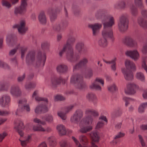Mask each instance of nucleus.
Listing matches in <instances>:
<instances>
[{"label": "nucleus", "instance_id": "obj_1", "mask_svg": "<svg viewBox=\"0 0 147 147\" xmlns=\"http://www.w3.org/2000/svg\"><path fill=\"white\" fill-rule=\"evenodd\" d=\"M46 59L45 54H42L41 53H39L35 58V53L33 51L29 52L26 57V61L28 63L32 64L37 67L43 66Z\"/></svg>", "mask_w": 147, "mask_h": 147}, {"label": "nucleus", "instance_id": "obj_2", "mask_svg": "<svg viewBox=\"0 0 147 147\" xmlns=\"http://www.w3.org/2000/svg\"><path fill=\"white\" fill-rule=\"evenodd\" d=\"M125 64L126 69H124L122 70L124 78L126 80H131L134 78L132 71L136 69L135 64L133 61L128 59L125 60Z\"/></svg>", "mask_w": 147, "mask_h": 147}, {"label": "nucleus", "instance_id": "obj_3", "mask_svg": "<svg viewBox=\"0 0 147 147\" xmlns=\"http://www.w3.org/2000/svg\"><path fill=\"white\" fill-rule=\"evenodd\" d=\"M129 20L128 15L126 14H123L120 17L118 24L119 29L120 31L123 32L128 29Z\"/></svg>", "mask_w": 147, "mask_h": 147}, {"label": "nucleus", "instance_id": "obj_4", "mask_svg": "<svg viewBox=\"0 0 147 147\" xmlns=\"http://www.w3.org/2000/svg\"><path fill=\"white\" fill-rule=\"evenodd\" d=\"M70 83L72 84H77V88L80 89H83L86 87L83 82L82 76L79 74L74 75L71 76Z\"/></svg>", "mask_w": 147, "mask_h": 147}, {"label": "nucleus", "instance_id": "obj_5", "mask_svg": "<svg viewBox=\"0 0 147 147\" xmlns=\"http://www.w3.org/2000/svg\"><path fill=\"white\" fill-rule=\"evenodd\" d=\"M75 40L76 38L72 36H70L68 37L66 44L65 45L67 47L68 49L67 56L69 59H72V56L74 52L72 47Z\"/></svg>", "mask_w": 147, "mask_h": 147}, {"label": "nucleus", "instance_id": "obj_6", "mask_svg": "<svg viewBox=\"0 0 147 147\" xmlns=\"http://www.w3.org/2000/svg\"><path fill=\"white\" fill-rule=\"evenodd\" d=\"M26 100L25 99L21 100L19 101L18 108L16 112V115H19L24 111H30V106L29 105H26Z\"/></svg>", "mask_w": 147, "mask_h": 147}, {"label": "nucleus", "instance_id": "obj_7", "mask_svg": "<svg viewBox=\"0 0 147 147\" xmlns=\"http://www.w3.org/2000/svg\"><path fill=\"white\" fill-rule=\"evenodd\" d=\"M27 0H21L20 6L15 9L14 13L16 15L24 14L25 12L27 5Z\"/></svg>", "mask_w": 147, "mask_h": 147}, {"label": "nucleus", "instance_id": "obj_8", "mask_svg": "<svg viewBox=\"0 0 147 147\" xmlns=\"http://www.w3.org/2000/svg\"><path fill=\"white\" fill-rule=\"evenodd\" d=\"M88 121H86L85 122H84L81 121L80 123V129L79 131L81 133H86L90 131L92 129V127L90 125H87L90 124L87 123Z\"/></svg>", "mask_w": 147, "mask_h": 147}, {"label": "nucleus", "instance_id": "obj_9", "mask_svg": "<svg viewBox=\"0 0 147 147\" xmlns=\"http://www.w3.org/2000/svg\"><path fill=\"white\" fill-rule=\"evenodd\" d=\"M104 29L102 32L103 38L106 39L110 37V20L104 24Z\"/></svg>", "mask_w": 147, "mask_h": 147}, {"label": "nucleus", "instance_id": "obj_10", "mask_svg": "<svg viewBox=\"0 0 147 147\" xmlns=\"http://www.w3.org/2000/svg\"><path fill=\"white\" fill-rule=\"evenodd\" d=\"M85 114L87 117L86 120L88 121L87 123H91L93 120L92 116H96L98 115V113L97 112L91 109H87L85 111Z\"/></svg>", "mask_w": 147, "mask_h": 147}, {"label": "nucleus", "instance_id": "obj_11", "mask_svg": "<svg viewBox=\"0 0 147 147\" xmlns=\"http://www.w3.org/2000/svg\"><path fill=\"white\" fill-rule=\"evenodd\" d=\"M138 88V86L133 83H129L127 85V87L125 90V93L127 94H134L136 89Z\"/></svg>", "mask_w": 147, "mask_h": 147}, {"label": "nucleus", "instance_id": "obj_12", "mask_svg": "<svg viewBox=\"0 0 147 147\" xmlns=\"http://www.w3.org/2000/svg\"><path fill=\"white\" fill-rule=\"evenodd\" d=\"M123 42L127 45L131 47H136L137 46V42L134 40L131 36L125 37L123 40Z\"/></svg>", "mask_w": 147, "mask_h": 147}, {"label": "nucleus", "instance_id": "obj_13", "mask_svg": "<svg viewBox=\"0 0 147 147\" xmlns=\"http://www.w3.org/2000/svg\"><path fill=\"white\" fill-rule=\"evenodd\" d=\"M125 54L135 61H137L140 57V54L137 50L127 51L126 52Z\"/></svg>", "mask_w": 147, "mask_h": 147}, {"label": "nucleus", "instance_id": "obj_14", "mask_svg": "<svg viewBox=\"0 0 147 147\" xmlns=\"http://www.w3.org/2000/svg\"><path fill=\"white\" fill-rule=\"evenodd\" d=\"M83 113L80 110L76 111L75 114L71 118V121L72 122L76 123L82 117Z\"/></svg>", "mask_w": 147, "mask_h": 147}, {"label": "nucleus", "instance_id": "obj_15", "mask_svg": "<svg viewBox=\"0 0 147 147\" xmlns=\"http://www.w3.org/2000/svg\"><path fill=\"white\" fill-rule=\"evenodd\" d=\"M68 49L67 47L65 45L63 47L62 50L59 53V55L60 56H62V54L65 51H66V57L67 59L71 61H77L79 59V56L74 55V53H73V56H72V59H69L67 57V54L68 52Z\"/></svg>", "mask_w": 147, "mask_h": 147}, {"label": "nucleus", "instance_id": "obj_16", "mask_svg": "<svg viewBox=\"0 0 147 147\" xmlns=\"http://www.w3.org/2000/svg\"><path fill=\"white\" fill-rule=\"evenodd\" d=\"M68 49L67 47L65 45L63 47L62 50L59 53V55L60 56H62V54L65 51H66V57L67 59L71 61H77L79 59V56L74 55V53H73V56H72V59H69L67 57V54L68 52Z\"/></svg>", "mask_w": 147, "mask_h": 147}, {"label": "nucleus", "instance_id": "obj_17", "mask_svg": "<svg viewBox=\"0 0 147 147\" xmlns=\"http://www.w3.org/2000/svg\"><path fill=\"white\" fill-rule=\"evenodd\" d=\"M99 84H101L102 86H103L104 84V81L101 79L96 78L95 81L90 85V87L91 88L100 90L101 87Z\"/></svg>", "mask_w": 147, "mask_h": 147}, {"label": "nucleus", "instance_id": "obj_18", "mask_svg": "<svg viewBox=\"0 0 147 147\" xmlns=\"http://www.w3.org/2000/svg\"><path fill=\"white\" fill-rule=\"evenodd\" d=\"M16 27L18 28L19 32L21 34L24 33L27 30V28L25 26V22L22 20L20 22V23L13 26V28Z\"/></svg>", "mask_w": 147, "mask_h": 147}, {"label": "nucleus", "instance_id": "obj_19", "mask_svg": "<svg viewBox=\"0 0 147 147\" xmlns=\"http://www.w3.org/2000/svg\"><path fill=\"white\" fill-rule=\"evenodd\" d=\"M75 49L79 53L82 52L85 53L88 51L86 48L84 47V44L82 42H78L76 43L75 47Z\"/></svg>", "mask_w": 147, "mask_h": 147}, {"label": "nucleus", "instance_id": "obj_20", "mask_svg": "<svg viewBox=\"0 0 147 147\" xmlns=\"http://www.w3.org/2000/svg\"><path fill=\"white\" fill-rule=\"evenodd\" d=\"M102 26V24L98 23H96L89 26V27L92 29L94 36L96 35L98 33L99 30Z\"/></svg>", "mask_w": 147, "mask_h": 147}, {"label": "nucleus", "instance_id": "obj_21", "mask_svg": "<svg viewBox=\"0 0 147 147\" xmlns=\"http://www.w3.org/2000/svg\"><path fill=\"white\" fill-rule=\"evenodd\" d=\"M66 81L65 79H63L61 77L54 78L51 80L52 86L53 87H55L61 83L63 84L65 83Z\"/></svg>", "mask_w": 147, "mask_h": 147}, {"label": "nucleus", "instance_id": "obj_22", "mask_svg": "<svg viewBox=\"0 0 147 147\" xmlns=\"http://www.w3.org/2000/svg\"><path fill=\"white\" fill-rule=\"evenodd\" d=\"M74 106L73 105H70L67 107L65 109L66 113H64L61 111L58 113V115L63 120H65L66 119V114L71 111L73 108Z\"/></svg>", "mask_w": 147, "mask_h": 147}, {"label": "nucleus", "instance_id": "obj_23", "mask_svg": "<svg viewBox=\"0 0 147 147\" xmlns=\"http://www.w3.org/2000/svg\"><path fill=\"white\" fill-rule=\"evenodd\" d=\"M10 101L9 96L7 95H4L0 99V104L2 106H5L8 104Z\"/></svg>", "mask_w": 147, "mask_h": 147}, {"label": "nucleus", "instance_id": "obj_24", "mask_svg": "<svg viewBox=\"0 0 147 147\" xmlns=\"http://www.w3.org/2000/svg\"><path fill=\"white\" fill-rule=\"evenodd\" d=\"M88 62V60L87 58H84L81 59L79 62L75 65L74 67V70L75 69H78L82 66L86 65Z\"/></svg>", "mask_w": 147, "mask_h": 147}, {"label": "nucleus", "instance_id": "obj_25", "mask_svg": "<svg viewBox=\"0 0 147 147\" xmlns=\"http://www.w3.org/2000/svg\"><path fill=\"white\" fill-rule=\"evenodd\" d=\"M10 92L13 96H18L21 94V91L19 88L17 86H13L11 87Z\"/></svg>", "mask_w": 147, "mask_h": 147}, {"label": "nucleus", "instance_id": "obj_26", "mask_svg": "<svg viewBox=\"0 0 147 147\" xmlns=\"http://www.w3.org/2000/svg\"><path fill=\"white\" fill-rule=\"evenodd\" d=\"M48 111V109L46 106L40 105L36 107L35 111L36 113L38 114L41 113H45L47 112Z\"/></svg>", "mask_w": 147, "mask_h": 147}, {"label": "nucleus", "instance_id": "obj_27", "mask_svg": "<svg viewBox=\"0 0 147 147\" xmlns=\"http://www.w3.org/2000/svg\"><path fill=\"white\" fill-rule=\"evenodd\" d=\"M99 119L101 120L99 121L98 123L96 126V128L97 129L101 128L104 126V123L102 121V120L107 123V120L106 117L103 115L100 116L99 118Z\"/></svg>", "mask_w": 147, "mask_h": 147}, {"label": "nucleus", "instance_id": "obj_28", "mask_svg": "<svg viewBox=\"0 0 147 147\" xmlns=\"http://www.w3.org/2000/svg\"><path fill=\"white\" fill-rule=\"evenodd\" d=\"M57 129L60 135H64L66 134V130L65 127L62 125H59L57 127Z\"/></svg>", "mask_w": 147, "mask_h": 147}, {"label": "nucleus", "instance_id": "obj_29", "mask_svg": "<svg viewBox=\"0 0 147 147\" xmlns=\"http://www.w3.org/2000/svg\"><path fill=\"white\" fill-rule=\"evenodd\" d=\"M24 128L23 123L21 121H19L18 125H17V126L16 125L15 127V129L21 136H22L23 135V133L20 129H22Z\"/></svg>", "mask_w": 147, "mask_h": 147}, {"label": "nucleus", "instance_id": "obj_30", "mask_svg": "<svg viewBox=\"0 0 147 147\" xmlns=\"http://www.w3.org/2000/svg\"><path fill=\"white\" fill-rule=\"evenodd\" d=\"M79 139L81 143L83 145H87L89 142V139L84 135H82L79 136Z\"/></svg>", "mask_w": 147, "mask_h": 147}, {"label": "nucleus", "instance_id": "obj_31", "mask_svg": "<svg viewBox=\"0 0 147 147\" xmlns=\"http://www.w3.org/2000/svg\"><path fill=\"white\" fill-rule=\"evenodd\" d=\"M138 23L141 27L144 29L147 28V20L143 18H139L138 19Z\"/></svg>", "mask_w": 147, "mask_h": 147}, {"label": "nucleus", "instance_id": "obj_32", "mask_svg": "<svg viewBox=\"0 0 147 147\" xmlns=\"http://www.w3.org/2000/svg\"><path fill=\"white\" fill-rule=\"evenodd\" d=\"M38 18L41 23L44 24L46 23L47 18L44 12L42 11L40 13L38 16Z\"/></svg>", "mask_w": 147, "mask_h": 147}, {"label": "nucleus", "instance_id": "obj_33", "mask_svg": "<svg viewBox=\"0 0 147 147\" xmlns=\"http://www.w3.org/2000/svg\"><path fill=\"white\" fill-rule=\"evenodd\" d=\"M90 135L92 140V142L96 143L99 142V137L97 132H92Z\"/></svg>", "mask_w": 147, "mask_h": 147}, {"label": "nucleus", "instance_id": "obj_34", "mask_svg": "<svg viewBox=\"0 0 147 147\" xmlns=\"http://www.w3.org/2000/svg\"><path fill=\"white\" fill-rule=\"evenodd\" d=\"M57 69L58 72L60 73H63L67 71V68L66 65L61 64L57 66Z\"/></svg>", "mask_w": 147, "mask_h": 147}, {"label": "nucleus", "instance_id": "obj_35", "mask_svg": "<svg viewBox=\"0 0 147 147\" xmlns=\"http://www.w3.org/2000/svg\"><path fill=\"white\" fill-rule=\"evenodd\" d=\"M31 140V136H28L26 138V139L24 140H22L20 139H19L21 145L22 147L26 146L27 144L29 143Z\"/></svg>", "mask_w": 147, "mask_h": 147}, {"label": "nucleus", "instance_id": "obj_36", "mask_svg": "<svg viewBox=\"0 0 147 147\" xmlns=\"http://www.w3.org/2000/svg\"><path fill=\"white\" fill-rule=\"evenodd\" d=\"M33 98H35V99L36 101H44L46 102H47V99L42 98L37 95V92L36 91H35L33 93L32 96Z\"/></svg>", "mask_w": 147, "mask_h": 147}, {"label": "nucleus", "instance_id": "obj_37", "mask_svg": "<svg viewBox=\"0 0 147 147\" xmlns=\"http://www.w3.org/2000/svg\"><path fill=\"white\" fill-rule=\"evenodd\" d=\"M131 13L132 15L134 16H137L138 14V9L134 5H131L130 7Z\"/></svg>", "mask_w": 147, "mask_h": 147}, {"label": "nucleus", "instance_id": "obj_38", "mask_svg": "<svg viewBox=\"0 0 147 147\" xmlns=\"http://www.w3.org/2000/svg\"><path fill=\"white\" fill-rule=\"evenodd\" d=\"M126 7L125 1L122 0L119 2L115 5L116 8L118 9H124Z\"/></svg>", "mask_w": 147, "mask_h": 147}, {"label": "nucleus", "instance_id": "obj_39", "mask_svg": "<svg viewBox=\"0 0 147 147\" xmlns=\"http://www.w3.org/2000/svg\"><path fill=\"white\" fill-rule=\"evenodd\" d=\"M7 42L9 45L10 46H13V43L15 44L13 42V37L12 35H8L7 38Z\"/></svg>", "mask_w": 147, "mask_h": 147}, {"label": "nucleus", "instance_id": "obj_40", "mask_svg": "<svg viewBox=\"0 0 147 147\" xmlns=\"http://www.w3.org/2000/svg\"><path fill=\"white\" fill-rule=\"evenodd\" d=\"M50 145L53 146H55L56 145V139L54 137L51 136L48 138Z\"/></svg>", "mask_w": 147, "mask_h": 147}, {"label": "nucleus", "instance_id": "obj_41", "mask_svg": "<svg viewBox=\"0 0 147 147\" xmlns=\"http://www.w3.org/2000/svg\"><path fill=\"white\" fill-rule=\"evenodd\" d=\"M147 57H145L142 58V67L143 68L147 73V65L146 64Z\"/></svg>", "mask_w": 147, "mask_h": 147}, {"label": "nucleus", "instance_id": "obj_42", "mask_svg": "<svg viewBox=\"0 0 147 147\" xmlns=\"http://www.w3.org/2000/svg\"><path fill=\"white\" fill-rule=\"evenodd\" d=\"M44 118H42V120L38 119L37 118H34L33 120V122L36 123L40 124L42 125H45L46 124L45 121L43 120Z\"/></svg>", "mask_w": 147, "mask_h": 147}, {"label": "nucleus", "instance_id": "obj_43", "mask_svg": "<svg viewBox=\"0 0 147 147\" xmlns=\"http://www.w3.org/2000/svg\"><path fill=\"white\" fill-rule=\"evenodd\" d=\"M33 129L35 131L44 132L45 131V129L41 125L34 126Z\"/></svg>", "mask_w": 147, "mask_h": 147}, {"label": "nucleus", "instance_id": "obj_44", "mask_svg": "<svg viewBox=\"0 0 147 147\" xmlns=\"http://www.w3.org/2000/svg\"><path fill=\"white\" fill-rule=\"evenodd\" d=\"M86 98L90 101H93L95 100L96 98L94 94L88 93L86 96Z\"/></svg>", "mask_w": 147, "mask_h": 147}, {"label": "nucleus", "instance_id": "obj_45", "mask_svg": "<svg viewBox=\"0 0 147 147\" xmlns=\"http://www.w3.org/2000/svg\"><path fill=\"white\" fill-rule=\"evenodd\" d=\"M98 44L101 46L105 47L107 46V43L106 39L103 38L99 40Z\"/></svg>", "mask_w": 147, "mask_h": 147}, {"label": "nucleus", "instance_id": "obj_46", "mask_svg": "<svg viewBox=\"0 0 147 147\" xmlns=\"http://www.w3.org/2000/svg\"><path fill=\"white\" fill-rule=\"evenodd\" d=\"M136 77L137 79L140 80L142 81L144 80L145 78L143 74L141 72H138L137 73Z\"/></svg>", "mask_w": 147, "mask_h": 147}, {"label": "nucleus", "instance_id": "obj_47", "mask_svg": "<svg viewBox=\"0 0 147 147\" xmlns=\"http://www.w3.org/2000/svg\"><path fill=\"white\" fill-rule=\"evenodd\" d=\"M134 2L135 5L138 7L140 8L144 7L142 0H134Z\"/></svg>", "mask_w": 147, "mask_h": 147}, {"label": "nucleus", "instance_id": "obj_48", "mask_svg": "<svg viewBox=\"0 0 147 147\" xmlns=\"http://www.w3.org/2000/svg\"><path fill=\"white\" fill-rule=\"evenodd\" d=\"M116 58H114L111 61V68L113 71H115L116 69Z\"/></svg>", "mask_w": 147, "mask_h": 147}, {"label": "nucleus", "instance_id": "obj_49", "mask_svg": "<svg viewBox=\"0 0 147 147\" xmlns=\"http://www.w3.org/2000/svg\"><path fill=\"white\" fill-rule=\"evenodd\" d=\"M67 26V24L66 23H62L60 25L57 26L56 29L57 31H60L65 28Z\"/></svg>", "mask_w": 147, "mask_h": 147}, {"label": "nucleus", "instance_id": "obj_50", "mask_svg": "<svg viewBox=\"0 0 147 147\" xmlns=\"http://www.w3.org/2000/svg\"><path fill=\"white\" fill-rule=\"evenodd\" d=\"M123 100L125 102V106L127 107L129 104L130 102L133 100V99L126 97H123Z\"/></svg>", "mask_w": 147, "mask_h": 147}, {"label": "nucleus", "instance_id": "obj_51", "mask_svg": "<svg viewBox=\"0 0 147 147\" xmlns=\"http://www.w3.org/2000/svg\"><path fill=\"white\" fill-rule=\"evenodd\" d=\"M45 121L49 123H52L53 121V118L51 115H48L45 118Z\"/></svg>", "mask_w": 147, "mask_h": 147}, {"label": "nucleus", "instance_id": "obj_52", "mask_svg": "<svg viewBox=\"0 0 147 147\" xmlns=\"http://www.w3.org/2000/svg\"><path fill=\"white\" fill-rule=\"evenodd\" d=\"M60 144L61 147H67L69 145L68 141L65 140L61 141Z\"/></svg>", "mask_w": 147, "mask_h": 147}, {"label": "nucleus", "instance_id": "obj_53", "mask_svg": "<svg viewBox=\"0 0 147 147\" xmlns=\"http://www.w3.org/2000/svg\"><path fill=\"white\" fill-rule=\"evenodd\" d=\"M118 88L115 84H113L111 85V93H114L117 91Z\"/></svg>", "mask_w": 147, "mask_h": 147}, {"label": "nucleus", "instance_id": "obj_54", "mask_svg": "<svg viewBox=\"0 0 147 147\" xmlns=\"http://www.w3.org/2000/svg\"><path fill=\"white\" fill-rule=\"evenodd\" d=\"M2 3L3 5L8 8L10 7L11 6V4L7 0H3Z\"/></svg>", "mask_w": 147, "mask_h": 147}, {"label": "nucleus", "instance_id": "obj_55", "mask_svg": "<svg viewBox=\"0 0 147 147\" xmlns=\"http://www.w3.org/2000/svg\"><path fill=\"white\" fill-rule=\"evenodd\" d=\"M35 85L36 84L35 83H30L26 85L25 87L26 89H29L34 87Z\"/></svg>", "mask_w": 147, "mask_h": 147}, {"label": "nucleus", "instance_id": "obj_56", "mask_svg": "<svg viewBox=\"0 0 147 147\" xmlns=\"http://www.w3.org/2000/svg\"><path fill=\"white\" fill-rule=\"evenodd\" d=\"M140 144L143 147H144L146 146V144L144 140L142 137L141 135H139L138 136Z\"/></svg>", "mask_w": 147, "mask_h": 147}, {"label": "nucleus", "instance_id": "obj_57", "mask_svg": "<svg viewBox=\"0 0 147 147\" xmlns=\"http://www.w3.org/2000/svg\"><path fill=\"white\" fill-rule=\"evenodd\" d=\"M7 135V134L6 132H4L0 134V142L2 141L5 138Z\"/></svg>", "mask_w": 147, "mask_h": 147}, {"label": "nucleus", "instance_id": "obj_58", "mask_svg": "<svg viewBox=\"0 0 147 147\" xmlns=\"http://www.w3.org/2000/svg\"><path fill=\"white\" fill-rule=\"evenodd\" d=\"M20 47V45L19 44H17L16 45V48L13 50H11L9 52V55H13L16 52L17 50Z\"/></svg>", "mask_w": 147, "mask_h": 147}, {"label": "nucleus", "instance_id": "obj_59", "mask_svg": "<svg viewBox=\"0 0 147 147\" xmlns=\"http://www.w3.org/2000/svg\"><path fill=\"white\" fill-rule=\"evenodd\" d=\"M65 99V97L60 95H57L55 97V100L56 101L63 100Z\"/></svg>", "mask_w": 147, "mask_h": 147}, {"label": "nucleus", "instance_id": "obj_60", "mask_svg": "<svg viewBox=\"0 0 147 147\" xmlns=\"http://www.w3.org/2000/svg\"><path fill=\"white\" fill-rule=\"evenodd\" d=\"M142 52L144 54H147V43L143 45L142 49Z\"/></svg>", "mask_w": 147, "mask_h": 147}, {"label": "nucleus", "instance_id": "obj_61", "mask_svg": "<svg viewBox=\"0 0 147 147\" xmlns=\"http://www.w3.org/2000/svg\"><path fill=\"white\" fill-rule=\"evenodd\" d=\"M0 90H6L8 88V86L6 84H1L0 85Z\"/></svg>", "mask_w": 147, "mask_h": 147}, {"label": "nucleus", "instance_id": "obj_62", "mask_svg": "<svg viewBox=\"0 0 147 147\" xmlns=\"http://www.w3.org/2000/svg\"><path fill=\"white\" fill-rule=\"evenodd\" d=\"M27 49L26 48L23 47L21 49V58L23 59L24 57V54L27 51Z\"/></svg>", "mask_w": 147, "mask_h": 147}, {"label": "nucleus", "instance_id": "obj_63", "mask_svg": "<svg viewBox=\"0 0 147 147\" xmlns=\"http://www.w3.org/2000/svg\"><path fill=\"white\" fill-rule=\"evenodd\" d=\"M125 136V134L121 132L119 133L115 136V138L118 139L119 138L123 137Z\"/></svg>", "mask_w": 147, "mask_h": 147}, {"label": "nucleus", "instance_id": "obj_64", "mask_svg": "<svg viewBox=\"0 0 147 147\" xmlns=\"http://www.w3.org/2000/svg\"><path fill=\"white\" fill-rule=\"evenodd\" d=\"M141 13L143 17L147 18V10L142 9L141 11Z\"/></svg>", "mask_w": 147, "mask_h": 147}]
</instances>
